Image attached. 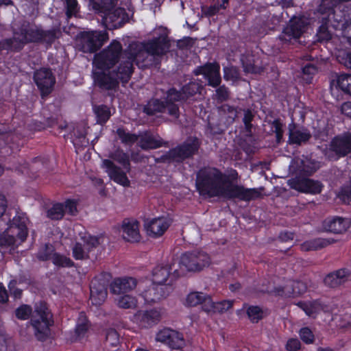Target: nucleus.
<instances>
[{
  "label": "nucleus",
  "instance_id": "f257e3e1",
  "mask_svg": "<svg viewBox=\"0 0 351 351\" xmlns=\"http://www.w3.org/2000/svg\"><path fill=\"white\" fill-rule=\"evenodd\" d=\"M158 30L159 36L145 44V51L135 56L126 51L122 54L117 71L112 69L122 51V46L117 40H113L106 49L96 54L93 71L95 84L104 89H114L119 80L123 83L128 82L132 73L133 62L140 66L139 60L145 53L160 56L165 53L169 47L167 36L164 29L160 28Z\"/></svg>",
  "mask_w": 351,
  "mask_h": 351
},
{
  "label": "nucleus",
  "instance_id": "f03ea898",
  "mask_svg": "<svg viewBox=\"0 0 351 351\" xmlns=\"http://www.w3.org/2000/svg\"><path fill=\"white\" fill-rule=\"evenodd\" d=\"M239 177H196L195 186L199 195L205 197H223L250 202L261 197L258 189H246L235 184Z\"/></svg>",
  "mask_w": 351,
  "mask_h": 351
},
{
  "label": "nucleus",
  "instance_id": "7ed1b4c3",
  "mask_svg": "<svg viewBox=\"0 0 351 351\" xmlns=\"http://www.w3.org/2000/svg\"><path fill=\"white\" fill-rule=\"evenodd\" d=\"M15 315L20 320H27L34 329L36 339L41 342L48 339L51 335V327L53 326V314L45 301L36 303L34 311L30 305L21 304L15 310Z\"/></svg>",
  "mask_w": 351,
  "mask_h": 351
},
{
  "label": "nucleus",
  "instance_id": "20e7f679",
  "mask_svg": "<svg viewBox=\"0 0 351 351\" xmlns=\"http://www.w3.org/2000/svg\"><path fill=\"white\" fill-rule=\"evenodd\" d=\"M116 1L88 0L89 9L101 13L104 25L109 29L120 27L127 19L123 8H114Z\"/></svg>",
  "mask_w": 351,
  "mask_h": 351
},
{
  "label": "nucleus",
  "instance_id": "39448f33",
  "mask_svg": "<svg viewBox=\"0 0 351 351\" xmlns=\"http://www.w3.org/2000/svg\"><path fill=\"white\" fill-rule=\"evenodd\" d=\"M44 38V32L33 25H23L19 31L14 29L12 40L0 43L1 49H19L28 42H36Z\"/></svg>",
  "mask_w": 351,
  "mask_h": 351
},
{
  "label": "nucleus",
  "instance_id": "423d86ee",
  "mask_svg": "<svg viewBox=\"0 0 351 351\" xmlns=\"http://www.w3.org/2000/svg\"><path fill=\"white\" fill-rule=\"evenodd\" d=\"M117 134L123 143L132 144L134 142H138V145L143 149H155L161 145L160 139L156 138L154 135L147 132L136 136L126 132L123 129L119 128Z\"/></svg>",
  "mask_w": 351,
  "mask_h": 351
},
{
  "label": "nucleus",
  "instance_id": "0eeeda50",
  "mask_svg": "<svg viewBox=\"0 0 351 351\" xmlns=\"http://www.w3.org/2000/svg\"><path fill=\"white\" fill-rule=\"evenodd\" d=\"M209 255L199 250H193L184 253L180 258V264L189 271H199L209 265Z\"/></svg>",
  "mask_w": 351,
  "mask_h": 351
},
{
  "label": "nucleus",
  "instance_id": "6e6552de",
  "mask_svg": "<svg viewBox=\"0 0 351 351\" xmlns=\"http://www.w3.org/2000/svg\"><path fill=\"white\" fill-rule=\"evenodd\" d=\"M108 40L106 31H90L83 32L78 39L80 49L85 52H94Z\"/></svg>",
  "mask_w": 351,
  "mask_h": 351
},
{
  "label": "nucleus",
  "instance_id": "1a4fd4ad",
  "mask_svg": "<svg viewBox=\"0 0 351 351\" xmlns=\"http://www.w3.org/2000/svg\"><path fill=\"white\" fill-rule=\"evenodd\" d=\"M199 142L196 138H188L182 145L171 149L167 155L161 157L163 162H181L197 152Z\"/></svg>",
  "mask_w": 351,
  "mask_h": 351
},
{
  "label": "nucleus",
  "instance_id": "9d476101",
  "mask_svg": "<svg viewBox=\"0 0 351 351\" xmlns=\"http://www.w3.org/2000/svg\"><path fill=\"white\" fill-rule=\"evenodd\" d=\"M308 23L304 16L292 18L280 36V40L286 43L296 41L307 30Z\"/></svg>",
  "mask_w": 351,
  "mask_h": 351
},
{
  "label": "nucleus",
  "instance_id": "9b49d317",
  "mask_svg": "<svg viewBox=\"0 0 351 351\" xmlns=\"http://www.w3.org/2000/svg\"><path fill=\"white\" fill-rule=\"evenodd\" d=\"M173 223L169 215H162L144 220V228L147 236L158 239L163 236Z\"/></svg>",
  "mask_w": 351,
  "mask_h": 351
},
{
  "label": "nucleus",
  "instance_id": "f8f14e48",
  "mask_svg": "<svg viewBox=\"0 0 351 351\" xmlns=\"http://www.w3.org/2000/svg\"><path fill=\"white\" fill-rule=\"evenodd\" d=\"M110 158L120 163L123 168L121 170L111 160L105 159L102 160L101 168L108 176H125L130 168L128 156L120 150H117L110 154Z\"/></svg>",
  "mask_w": 351,
  "mask_h": 351
},
{
  "label": "nucleus",
  "instance_id": "ddd939ff",
  "mask_svg": "<svg viewBox=\"0 0 351 351\" xmlns=\"http://www.w3.org/2000/svg\"><path fill=\"white\" fill-rule=\"evenodd\" d=\"M109 280L104 275L100 274L93 278L90 285V300L93 305L100 306L108 295Z\"/></svg>",
  "mask_w": 351,
  "mask_h": 351
},
{
  "label": "nucleus",
  "instance_id": "4468645a",
  "mask_svg": "<svg viewBox=\"0 0 351 351\" xmlns=\"http://www.w3.org/2000/svg\"><path fill=\"white\" fill-rule=\"evenodd\" d=\"M291 189L298 192L316 195L322 192L323 184L317 181L309 179V177H291L288 180Z\"/></svg>",
  "mask_w": 351,
  "mask_h": 351
},
{
  "label": "nucleus",
  "instance_id": "2eb2a0df",
  "mask_svg": "<svg viewBox=\"0 0 351 351\" xmlns=\"http://www.w3.org/2000/svg\"><path fill=\"white\" fill-rule=\"evenodd\" d=\"M351 152V134L337 136L331 142L330 149L326 155L330 159L336 160Z\"/></svg>",
  "mask_w": 351,
  "mask_h": 351
},
{
  "label": "nucleus",
  "instance_id": "dca6fc26",
  "mask_svg": "<svg viewBox=\"0 0 351 351\" xmlns=\"http://www.w3.org/2000/svg\"><path fill=\"white\" fill-rule=\"evenodd\" d=\"M171 270L169 265L155 267L152 271V283L171 287L173 281L180 276L178 270L175 269L172 274Z\"/></svg>",
  "mask_w": 351,
  "mask_h": 351
},
{
  "label": "nucleus",
  "instance_id": "f3484780",
  "mask_svg": "<svg viewBox=\"0 0 351 351\" xmlns=\"http://www.w3.org/2000/svg\"><path fill=\"white\" fill-rule=\"evenodd\" d=\"M156 339L158 341L166 343L172 349H182L185 346L183 335L169 328H164L160 330L156 335Z\"/></svg>",
  "mask_w": 351,
  "mask_h": 351
},
{
  "label": "nucleus",
  "instance_id": "a211bd4d",
  "mask_svg": "<svg viewBox=\"0 0 351 351\" xmlns=\"http://www.w3.org/2000/svg\"><path fill=\"white\" fill-rule=\"evenodd\" d=\"M175 101L174 96H173L171 100H170L168 98V95L166 98L165 104L158 99H153L148 102L147 105L144 108V111L148 114H152L155 112H165L167 110L170 115L177 117L178 114V105L174 104Z\"/></svg>",
  "mask_w": 351,
  "mask_h": 351
},
{
  "label": "nucleus",
  "instance_id": "6ab92c4d",
  "mask_svg": "<svg viewBox=\"0 0 351 351\" xmlns=\"http://www.w3.org/2000/svg\"><path fill=\"white\" fill-rule=\"evenodd\" d=\"M34 80L43 95L49 94L55 84V77L51 70L46 68L37 70L34 73Z\"/></svg>",
  "mask_w": 351,
  "mask_h": 351
},
{
  "label": "nucleus",
  "instance_id": "aec40b11",
  "mask_svg": "<svg viewBox=\"0 0 351 351\" xmlns=\"http://www.w3.org/2000/svg\"><path fill=\"white\" fill-rule=\"evenodd\" d=\"M319 168L318 162L308 158L293 159L289 165L290 173L295 176H306L305 173L311 174Z\"/></svg>",
  "mask_w": 351,
  "mask_h": 351
},
{
  "label": "nucleus",
  "instance_id": "412c9836",
  "mask_svg": "<svg viewBox=\"0 0 351 351\" xmlns=\"http://www.w3.org/2000/svg\"><path fill=\"white\" fill-rule=\"evenodd\" d=\"M171 289V287L159 286L152 283L151 286L143 291L141 296L147 304L156 303L166 298L170 293Z\"/></svg>",
  "mask_w": 351,
  "mask_h": 351
},
{
  "label": "nucleus",
  "instance_id": "4be33fe9",
  "mask_svg": "<svg viewBox=\"0 0 351 351\" xmlns=\"http://www.w3.org/2000/svg\"><path fill=\"white\" fill-rule=\"evenodd\" d=\"M134 319L141 327L148 328L158 323L160 314L156 309L140 310L134 314Z\"/></svg>",
  "mask_w": 351,
  "mask_h": 351
},
{
  "label": "nucleus",
  "instance_id": "5701e85b",
  "mask_svg": "<svg viewBox=\"0 0 351 351\" xmlns=\"http://www.w3.org/2000/svg\"><path fill=\"white\" fill-rule=\"evenodd\" d=\"M123 239L131 243L138 242L141 239L139 222L132 218H125L121 224Z\"/></svg>",
  "mask_w": 351,
  "mask_h": 351
},
{
  "label": "nucleus",
  "instance_id": "b1692460",
  "mask_svg": "<svg viewBox=\"0 0 351 351\" xmlns=\"http://www.w3.org/2000/svg\"><path fill=\"white\" fill-rule=\"evenodd\" d=\"M220 66L217 63H208L195 70V75H203L208 81V84L217 86L221 82Z\"/></svg>",
  "mask_w": 351,
  "mask_h": 351
},
{
  "label": "nucleus",
  "instance_id": "393cba45",
  "mask_svg": "<svg viewBox=\"0 0 351 351\" xmlns=\"http://www.w3.org/2000/svg\"><path fill=\"white\" fill-rule=\"evenodd\" d=\"M332 26L337 32L335 36L338 37L340 44L343 47H346V44L351 45V20L344 23L339 16V19H336Z\"/></svg>",
  "mask_w": 351,
  "mask_h": 351
},
{
  "label": "nucleus",
  "instance_id": "a878e982",
  "mask_svg": "<svg viewBox=\"0 0 351 351\" xmlns=\"http://www.w3.org/2000/svg\"><path fill=\"white\" fill-rule=\"evenodd\" d=\"M310 132L304 127L291 123L289 125V143L300 145L307 142L311 138Z\"/></svg>",
  "mask_w": 351,
  "mask_h": 351
},
{
  "label": "nucleus",
  "instance_id": "bb28decb",
  "mask_svg": "<svg viewBox=\"0 0 351 351\" xmlns=\"http://www.w3.org/2000/svg\"><path fill=\"white\" fill-rule=\"evenodd\" d=\"M136 285L137 281L134 278H117L110 283V289L114 294H121L133 290Z\"/></svg>",
  "mask_w": 351,
  "mask_h": 351
},
{
  "label": "nucleus",
  "instance_id": "cd10ccee",
  "mask_svg": "<svg viewBox=\"0 0 351 351\" xmlns=\"http://www.w3.org/2000/svg\"><path fill=\"white\" fill-rule=\"evenodd\" d=\"M202 88L201 85L195 82H191L188 85L184 86L182 89V93L171 88L168 91V98L171 100L173 96L176 101H180L188 99L190 96L197 93L201 94Z\"/></svg>",
  "mask_w": 351,
  "mask_h": 351
},
{
  "label": "nucleus",
  "instance_id": "c85d7f7f",
  "mask_svg": "<svg viewBox=\"0 0 351 351\" xmlns=\"http://www.w3.org/2000/svg\"><path fill=\"white\" fill-rule=\"evenodd\" d=\"M351 273L347 268H341L329 273L324 279V284L331 288H335L346 282Z\"/></svg>",
  "mask_w": 351,
  "mask_h": 351
},
{
  "label": "nucleus",
  "instance_id": "c756f323",
  "mask_svg": "<svg viewBox=\"0 0 351 351\" xmlns=\"http://www.w3.org/2000/svg\"><path fill=\"white\" fill-rule=\"evenodd\" d=\"M335 242L333 239L315 238L304 241L300 245V249L303 252L315 251L321 250Z\"/></svg>",
  "mask_w": 351,
  "mask_h": 351
},
{
  "label": "nucleus",
  "instance_id": "7c9ffc66",
  "mask_svg": "<svg viewBox=\"0 0 351 351\" xmlns=\"http://www.w3.org/2000/svg\"><path fill=\"white\" fill-rule=\"evenodd\" d=\"M306 290L305 284L300 281L292 282L291 286L286 285L285 287L280 288L278 290V294L281 296L288 298L295 297L303 294Z\"/></svg>",
  "mask_w": 351,
  "mask_h": 351
},
{
  "label": "nucleus",
  "instance_id": "2f4dec72",
  "mask_svg": "<svg viewBox=\"0 0 351 351\" xmlns=\"http://www.w3.org/2000/svg\"><path fill=\"white\" fill-rule=\"evenodd\" d=\"M324 229L335 234H341L346 232L348 228L346 221L340 217H334L332 219L325 220Z\"/></svg>",
  "mask_w": 351,
  "mask_h": 351
},
{
  "label": "nucleus",
  "instance_id": "473e14b6",
  "mask_svg": "<svg viewBox=\"0 0 351 351\" xmlns=\"http://www.w3.org/2000/svg\"><path fill=\"white\" fill-rule=\"evenodd\" d=\"M10 228L12 233L16 234V237L24 242L28 235V230L27 226L24 221H21L20 217H14L10 223Z\"/></svg>",
  "mask_w": 351,
  "mask_h": 351
},
{
  "label": "nucleus",
  "instance_id": "72a5a7b5",
  "mask_svg": "<svg viewBox=\"0 0 351 351\" xmlns=\"http://www.w3.org/2000/svg\"><path fill=\"white\" fill-rule=\"evenodd\" d=\"M308 317H315L323 309L321 302L315 300L311 302L299 301L295 303Z\"/></svg>",
  "mask_w": 351,
  "mask_h": 351
},
{
  "label": "nucleus",
  "instance_id": "f704fd0d",
  "mask_svg": "<svg viewBox=\"0 0 351 351\" xmlns=\"http://www.w3.org/2000/svg\"><path fill=\"white\" fill-rule=\"evenodd\" d=\"M241 62L244 71L247 73H258L263 70V68L260 65L259 59L255 58L253 55L243 56L241 58Z\"/></svg>",
  "mask_w": 351,
  "mask_h": 351
},
{
  "label": "nucleus",
  "instance_id": "c9c22d12",
  "mask_svg": "<svg viewBox=\"0 0 351 351\" xmlns=\"http://www.w3.org/2000/svg\"><path fill=\"white\" fill-rule=\"evenodd\" d=\"M53 264L58 267H76V264L69 258L59 252H54L53 254L52 260Z\"/></svg>",
  "mask_w": 351,
  "mask_h": 351
},
{
  "label": "nucleus",
  "instance_id": "e433bc0d",
  "mask_svg": "<svg viewBox=\"0 0 351 351\" xmlns=\"http://www.w3.org/2000/svg\"><path fill=\"white\" fill-rule=\"evenodd\" d=\"M89 328V320L84 312L80 313V316L75 328V333L77 337H83Z\"/></svg>",
  "mask_w": 351,
  "mask_h": 351
},
{
  "label": "nucleus",
  "instance_id": "4c0bfd02",
  "mask_svg": "<svg viewBox=\"0 0 351 351\" xmlns=\"http://www.w3.org/2000/svg\"><path fill=\"white\" fill-rule=\"evenodd\" d=\"M246 313L249 319L253 324L258 323L265 317L262 308L258 306H249L246 310Z\"/></svg>",
  "mask_w": 351,
  "mask_h": 351
},
{
  "label": "nucleus",
  "instance_id": "58836bf2",
  "mask_svg": "<svg viewBox=\"0 0 351 351\" xmlns=\"http://www.w3.org/2000/svg\"><path fill=\"white\" fill-rule=\"evenodd\" d=\"M64 215V206L61 203H56L47 211V216L52 220H60Z\"/></svg>",
  "mask_w": 351,
  "mask_h": 351
},
{
  "label": "nucleus",
  "instance_id": "ea45409f",
  "mask_svg": "<svg viewBox=\"0 0 351 351\" xmlns=\"http://www.w3.org/2000/svg\"><path fill=\"white\" fill-rule=\"evenodd\" d=\"M93 109L97 119V123L100 124L106 123L111 115L110 109L106 106H95Z\"/></svg>",
  "mask_w": 351,
  "mask_h": 351
},
{
  "label": "nucleus",
  "instance_id": "a19ab883",
  "mask_svg": "<svg viewBox=\"0 0 351 351\" xmlns=\"http://www.w3.org/2000/svg\"><path fill=\"white\" fill-rule=\"evenodd\" d=\"M335 53L337 60L345 66L351 69V52H346L343 50L341 46L336 47Z\"/></svg>",
  "mask_w": 351,
  "mask_h": 351
},
{
  "label": "nucleus",
  "instance_id": "79ce46f5",
  "mask_svg": "<svg viewBox=\"0 0 351 351\" xmlns=\"http://www.w3.org/2000/svg\"><path fill=\"white\" fill-rule=\"evenodd\" d=\"M136 304L137 300L136 298L130 295L121 296L117 301V305L119 307L125 309L134 308L136 306Z\"/></svg>",
  "mask_w": 351,
  "mask_h": 351
},
{
  "label": "nucleus",
  "instance_id": "37998d69",
  "mask_svg": "<svg viewBox=\"0 0 351 351\" xmlns=\"http://www.w3.org/2000/svg\"><path fill=\"white\" fill-rule=\"evenodd\" d=\"M350 178V183L342 186L337 195L340 200L348 204H350L351 202V177Z\"/></svg>",
  "mask_w": 351,
  "mask_h": 351
},
{
  "label": "nucleus",
  "instance_id": "c03bdc74",
  "mask_svg": "<svg viewBox=\"0 0 351 351\" xmlns=\"http://www.w3.org/2000/svg\"><path fill=\"white\" fill-rule=\"evenodd\" d=\"M54 252H56L54 247L51 245L46 243L44 249L38 252L36 257L40 261H47L52 260Z\"/></svg>",
  "mask_w": 351,
  "mask_h": 351
},
{
  "label": "nucleus",
  "instance_id": "a18cd8bd",
  "mask_svg": "<svg viewBox=\"0 0 351 351\" xmlns=\"http://www.w3.org/2000/svg\"><path fill=\"white\" fill-rule=\"evenodd\" d=\"M106 343L111 347H117L119 343V335L114 328H109L106 332Z\"/></svg>",
  "mask_w": 351,
  "mask_h": 351
},
{
  "label": "nucleus",
  "instance_id": "49530a36",
  "mask_svg": "<svg viewBox=\"0 0 351 351\" xmlns=\"http://www.w3.org/2000/svg\"><path fill=\"white\" fill-rule=\"evenodd\" d=\"M338 86L344 92L351 95V75H341L337 78Z\"/></svg>",
  "mask_w": 351,
  "mask_h": 351
},
{
  "label": "nucleus",
  "instance_id": "de8ad7c7",
  "mask_svg": "<svg viewBox=\"0 0 351 351\" xmlns=\"http://www.w3.org/2000/svg\"><path fill=\"white\" fill-rule=\"evenodd\" d=\"M204 293L202 292H193L189 293L186 299V304L189 306H195L201 304Z\"/></svg>",
  "mask_w": 351,
  "mask_h": 351
},
{
  "label": "nucleus",
  "instance_id": "09e8293b",
  "mask_svg": "<svg viewBox=\"0 0 351 351\" xmlns=\"http://www.w3.org/2000/svg\"><path fill=\"white\" fill-rule=\"evenodd\" d=\"M317 69L313 64H307L302 69V78L306 83H310Z\"/></svg>",
  "mask_w": 351,
  "mask_h": 351
},
{
  "label": "nucleus",
  "instance_id": "8fccbe9b",
  "mask_svg": "<svg viewBox=\"0 0 351 351\" xmlns=\"http://www.w3.org/2000/svg\"><path fill=\"white\" fill-rule=\"evenodd\" d=\"M299 335L302 341L306 344H311L314 342V334L308 327L302 328L299 331Z\"/></svg>",
  "mask_w": 351,
  "mask_h": 351
},
{
  "label": "nucleus",
  "instance_id": "3c124183",
  "mask_svg": "<svg viewBox=\"0 0 351 351\" xmlns=\"http://www.w3.org/2000/svg\"><path fill=\"white\" fill-rule=\"evenodd\" d=\"M73 257L75 260H84L88 258V254L84 252L82 243L77 242L72 248Z\"/></svg>",
  "mask_w": 351,
  "mask_h": 351
},
{
  "label": "nucleus",
  "instance_id": "603ef678",
  "mask_svg": "<svg viewBox=\"0 0 351 351\" xmlns=\"http://www.w3.org/2000/svg\"><path fill=\"white\" fill-rule=\"evenodd\" d=\"M66 15L68 17L76 16L79 12L80 6L77 0H65Z\"/></svg>",
  "mask_w": 351,
  "mask_h": 351
},
{
  "label": "nucleus",
  "instance_id": "864d4df0",
  "mask_svg": "<svg viewBox=\"0 0 351 351\" xmlns=\"http://www.w3.org/2000/svg\"><path fill=\"white\" fill-rule=\"evenodd\" d=\"M200 304L204 311L206 313L215 312L216 302H213L210 296L204 294V299H202Z\"/></svg>",
  "mask_w": 351,
  "mask_h": 351
},
{
  "label": "nucleus",
  "instance_id": "5fc2aeb1",
  "mask_svg": "<svg viewBox=\"0 0 351 351\" xmlns=\"http://www.w3.org/2000/svg\"><path fill=\"white\" fill-rule=\"evenodd\" d=\"M224 78L226 80L235 82L239 78L238 69L234 66H228L223 69Z\"/></svg>",
  "mask_w": 351,
  "mask_h": 351
},
{
  "label": "nucleus",
  "instance_id": "6e6d98bb",
  "mask_svg": "<svg viewBox=\"0 0 351 351\" xmlns=\"http://www.w3.org/2000/svg\"><path fill=\"white\" fill-rule=\"evenodd\" d=\"M17 280L16 279L11 280L8 285V287L10 292V294L16 299L21 298L22 296L23 291L21 289L16 287Z\"/></svg>",
  "mask_w": 351,
  "mask_h": 351
},
{
  "label": "nucleus",
  "instance_id": "4d7b16f0",
  "mask_svg": "<svg viewBox=\"0 0 351 351\" xmlns=\"http://www.w3.org/2000/svg\"><path fill=\"white\" fill-rule=\"evenodd\" d=\"M221 110L224 114H227V123H232L237 116V110L228 105H224L221 108Z\"/></svg>",
  "mask_w": 351,
  "mask_h": 351
},
{
  "label": "nucleus",
  "instance_id": "13d9d810",
  "mask_svg": "<svg viewBox=\"0 0 351 351\" xmlns=\"http://www.w3.org/2000/svg\"><path fill=\"white\" fill-rule=\"evenodd\" d=\"M233 306V301L224 300L218 302H216L215 304V312L223 313L225 312L230 308H231Z\"/></svg>",
  "mask_w": 351,
  "mask_h": 351
},
{
  "label": "nucleus",
  "instance_id": "bf43d9fd",
  "mask_svg": "<svg viewBox=\"0 0 351 351\" xmlns=\"http://www.w3.org/2000/svg\"><path fill=\"white\" fill-rule=\"evenodd\" d=\"M16 241L13 235H9L5 232L0 234V246L10 247L14 244Z\"/></svg>",
  "mask_w": 351,
  "mask_h": 351
},
{
  "label": "nucleus",
  "instance_id": "052dcab7",
  "mask_svg": "<svg viewBox=\"0 0 351 351\" xmlns=\"http://www.w3.org/2000/svg\"><path fill=\"white\" fill-rule=\"evenodd\" d=\"M271 129L276 134L278 143H280L283 135L282 125L278 120H274L271 124Z\"/></svg>",
  "mask_w": 351,
  "mask_h": 351
},
{
  "label": "nucleus",
  "instance_id": "680f3d73",
  "mask_svg": "<svg viewBox=\"0 0 351 351\" xmlns=\"http://www.w3.org/2000/svg\"><path fill=\"white\" fill-rule=\"evenodd\" d=\"M287 351H298L301 349V343L297 338H290L285 345Z\"/></svg>",
  "mask_w": 351,
  "mask_h": 351
},
{
  "label": "nucleus",
  "instance_id": "e2e57ef3",
  "mask_svg": "<svg viewBox=\"0 0 351 351\" xmlns=\"http://www.w3.org/2000/svg\"><path fill=\"white\" fill-rule=\"evenodd\" d=\"M253 119V114L250 110H245L244 112L243 123L246 130V135L249 136L251 134V121Z\"/></svg>",
  "mask_w": 351,
  "mask_h": 351
},
{
  "label": "nucleus",
  "instance_id": "0e129e2a",
  "mask_svg": "<svg viewBox=\"0 0 351 351\" xmlns=\"http://www.w3.org/2000/svg\"><path fill=\"white\" fill-rule=\"evenodd\" d=\"M197 176H223L215 168L213 167H205L199 170Z\"/></svg>",
  "mask_w": 351,
  "mask_h": 351
},
{
  "label": "nucleus",
  "instance_id": "69168bd1",
  "mask_svg": "<svg viewBox=\"0 0 351 351\" xmlns=\"http://www.w3.org/2000/svg\"><path fill=\"white\" fill-rule=\"evenodd\" d=\"M8 293L3 284L0 282V303L6 304L8 302Z\"/></svg>",
  "mask_w": 351,
  "mask_h": 351
},
{
  "label": "nucleus",
  "instance_id": "338daca9",
  "mask_svg": "<svg viewBox=\"0 0 351 351\" xmlns=\"http://www.w3.org/2000/svg\"><path fill=\"white\" fill-rule=\"evenodd\" d=\"M278 237L282 242L292 241L294 239V233L290 231H283L280 233Z\"/></svg>",
  "mask_w": 351,
  "mask_h": 351
},
{
  "label": "nucleus",
  "instance_id": "774afa93",
  "mask_svg": "<svg viewBox=\"0 0 351 351\" xmlns=\"http://www.w3.org/2000/svg\"><path fill=\"white\" fill-rule=\"evenodd\" d=\"M216 95L217 99L220 101L226 99L228 97L227 88L223 86L219 87L216 91Z\"/></svg>",
  "mask_w": 351,
  "mask_h": 351
}]
</instances>
